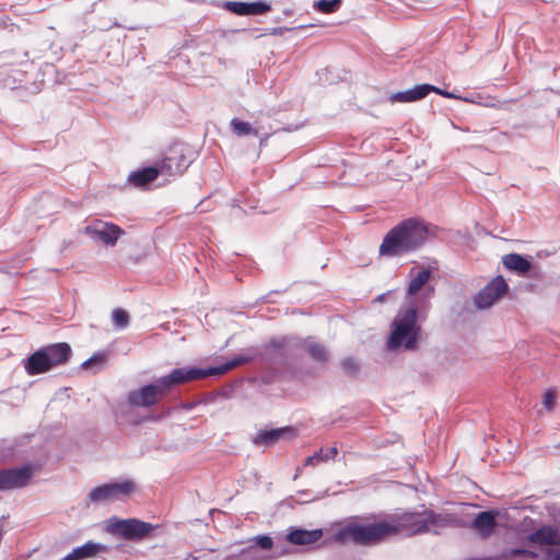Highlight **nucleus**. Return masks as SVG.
Instances as JSON below:
<instances>
[{
  "label": "nucleus",
  "instance_id": "7c9ffc66",
  "mask_svg": "<svg viewBox=\"0 0 560 560\" xmlns=\"http://www.w3.org/2000/svg\"><path fill=\"white\" fill-rule=\"evenodd\" d=\"M341 366L348 375H355L359 372L360 365L354 358H346L341 361Z\"/></svg>",
  "mask_w": 560,
  "mask_h": 560
},
{
  "label": "nucleus",
  "instance_id": "393cba45",
  "mask_svg": "<svg viewBox=\"0 0 560 560\" xmlns=\"http://www.w3.org/2000/svg\"><path fill=\"white\" fill-rule=\"evenodd\" d=\"M502 557L511 560H536L538 555L537 552L528 549L512 548L505 550L502 553Z\"/></svg>",
  "mask_w": 560,
  "mask_h": 560
},
{
  "label": "nucleus",
  "instance_id": "4468645a",
  "mask_svg": "<svg viewBox=\"0 0 560 560\" xmlns=\"http://www.w3.org/2000/svg\"><path fill=\"white\" fill-rule=\"evenodd\" d=\"M431 278V271L429 269H423L418 271L410 280L408 289H407V299L410 301H415L413 296L420 294V298L423 300H430L434 294V288L431 285H427Z\"/></svg>",
  "mask_w": 560,
  "mask_h": 560
},
{
  "label": "nucleus",
  "instance_id": "0eeeda50",
  "mask_svg": "<svg viewBox=\"0 0 560 560\" xmlns=\"http://www.w3.org/2000/svg\"><path fill=\"white\" fill-rule=\"evenodd\" d=\"M155 526L139 518L112 517L108 520L106 532L113 536L130 541H141L147 538Z\"/></svg>",
  "mask_w": 560,
  "mask_h": 560
},
{
  "label": "nucleus",
  "instance_id": "7ed1b4c3",
  "mask_svg": "<svg viewBox=\"0 0 560 560\" xmlns=\"http://www.w3.org/2000/svg\"><path fill=\"white\" fill-rule=\"evenodd\" d=\"M386 536H415L428 533L432 527H442L445 520L431 510L392 514L384 520Z\"/></svg>",
  "mask_w": 560,
  "mask_h": 560
},
{
  "label": "nucleus",
  "instance_id": "ddd939ff",
  "mask_svg": "<svg viewBox=\"0 0 560 560\" xmlns=\"http://www.w3.org/2000/svg\"><path fill=\"white\" fill-rule=\"evenodd\" d=\"M190 164V160L184 153L183 148H172L168 154L161 161V174L170 176L182 174Z\"/></svg>",
  "mask_w": 560,
  "mask_h": 560
},
{
  "label": "nucleus",
  "instance_id": "dca6fc26",
  "mask_svg": "<svg viewBox=\"0 0 560 560\" xmlns=\"http://www.w3.org/2000/svg\"><path fill=\"white\" fill-rule=\"evenodd\" d=\"M292 435L293 430L289 427L260 430L252 438V442L255 445L271 446L280 440L290 439Z\"/></svg>",
  "mask_w": 560,
  "mask_h": 560
},
{
  "label": "nucleus",
  "instance_id": "9d476101",
  "mask_svg": "<svg viewBox=\"0 0 560 560\" xmlns=\"http://www.w3.org/2000/svg\"><path fill=\"white\" fill-rule=\"evenodd\" d=\"M508 289L506 281L503 277L498 276L478 292L474 300L475 305L480 310L488 308L500 300L508 292Z\"/></svg>",
  "mask_w": 560,
  "mask_h": 560
},
{
  "label": "nucleus",
  "instance_id": "20e7f679",
  "mask_svg": "<svg viewBox=\"0 0 560 560\" xmlns=\"http://www.w3.org/2000/svg\"><path fill=\"white\" fill-rule=\"evenodd\" d=\"M418 304L415 301L409 302L408 308L400 311L392 323V331L387 340L389 350L404 348L405 350H415L419 341L421 331L417 324Z\"/></svg>",
  "mask_w": 560,
  "mask_h": 560
},
{
  "label": "nucleus",
  "instance_id": "2f4dec72",
  "mask_svg": "<svg viewBox=\"0 0 560 560\" xmlns=\"http://www.w3.org/2000/svg\"><path fill=\"white\" fill-rule=\"evenodd\" d=\"M556 390L552 388H549L545 392L542 397V405L548 411H552L556 406Z\"/></svg>",
  "mask_w": 560,
  "mask_h": 560
},
{
  "label": "nucleus",
  "instance_id": "39448f33",
  "mask_svg": "<svg viewBox=\"0 0 560 560\" xmlns=\"http://www.w3.org/2000/svg\"><path fill=\"white\" fill-rule=\"evenodd\" d=\"M385 528L384 520L376 523L350 521L335 532L334 541L342 545L373 546L387 537Z\"/></svg>",
  "mask_w": 560,
  "mask_h": 560
},
{
  "label": "nucleus",
  "instance_id": "4be33fe9",
  "mask_svg": "<svg viewBox=\"0 0 560 560\" xmlns=\"http://www.w3.org/2000/svg\"><path fill=\"white\" fill-rule=\"evenodd\" d=\"M502 264L505 268L524 275L532 270V264L524 256L520 254H508L502 258Z\"/></svg>",
  "mask_w": 560,
  "mask_h": 560
},
{
  "label": "nucleus",
  "instance_id": "c9c22d12",
  "mask_svg": "<svg viewBox=\"0 0 560 560\" xmlns=\"http://www.w3.org/2000/svg\"><path fill=\"white\" fill-rule=\"evenodd\" d=\"M413 272H415V269L412 268V269L410 270V276H413Z\"/></svg>",
  "mask_w": 560,
  "mask_h": 560
},
{
  "label": "nucleus",
  "instance_id": "cd10ccee",
  "mask_svg": "<svg viewBox=\"0 0 560 560\" xmlns=\"http://www.w3.org/2000/svg\"><path fill=\"white\" fill-rule=\"evenodd\" d=\"M305 350L315 361L325 362L327 360L326 348L320 343L308 341L305 343Z\"/></svg>",
  "mask_w": 560,
  "mask_h": 560
},
{
  "label": "nucleus",
  "instance_id": "a878e982",
  "mask_svg": "<svg viewBox=\"0 0 560 560\" xmlns=\"http://www.w3.org/2000/svg\"><path fill=\"white\" fill-rule=\"evenodd\" d=\"M107 360V353L105 351L95 352L91 358L85 360L81 368L83 370H94V372H98L104 366L105 362Z\"/></svg>",
  "mask_w": 560,
  "mask_h": 560
},
{
  "label": "nucleus",
  "instance_id": "c85d7f7f",
  "mask_svg": "<svg viewBox=\"0 0 560 560\" xmlns=\"http://www.w3.org/2000/svg\"><path fill=\"white\" fill-rule=\"evenodd\" d=\"M341 0H318L315 2V8L323 13H332L337 11Z\"/></svg>",
  "mask_w": 560,
  "mask_h": 560
},
{
  "label": "nucleus",
  "instance_id": "423d86ee",
  "mask_svg": "<svg viewBox=\"0 0 560 560\" xmlns=\"http://www.w3.org/2000/svg\"><path fill=\"white\" fill-rule=\"evenodd\" d=\"M72 353L67 342H58L43 347L24 361V369L31 376L46 373L68 362Z\"/></svg>",
  "mask_w": 560,
  "mask_h": 560
},
{
  "label": "nucleus",
  "instance_id": "6ab92c4d",
  "mask_svg": "<svg viewBox=\"0 0 560 560\" xmlns=\"http://www.w3.org/2000/svg\"><path fill=\"white\" fill-rule=\"evenodd\" d=\"M527 539L528 541L538 545L559 546L560 533L553 526H542L529 534Z\"/></svg>",
  "mask_w": 560,
  "mask_h": 560
},
{
  "label": "nucleus",
  "instance_id": "f8f14e48",
  "mask_svg": "<svg viewBox=\"0 0 560 560\" xmlns=\"http://www.w3.org/2000/svg\"><path fill=\"white\" fill-rule=\"evenodd\" d=\"M32 474L30 466L0 470V491L25 487Z\"/></svg>",
  "mask_w": 560,
  "mask_h": 560
},
{
  "label": "nucleus",
  "instance_id": "412c9836",
  "mask_svg": "<svg viewBox=\"0 0 560 560\" xmlns=\"http://www.w3.org/2000/svg\"><path fill=\"white\" fill-rule=\"evenodd\" d=\"M159 174H161V165L159 167L150 166L132 172L128 179L133 186L141 187L153 182Z\"/></svg>",
  "mask_w": 560,
  "mask_h": 560
},
{
  "label": "nucleus",
  "instance_id": "473e14b6",
  "mask_svg": "<svg viewBox=\"0 0 560 560\" xmlns=\"http://www.w3.org/2000/svg\"><path fill=\"white\" fill-rule=\"evenodd\" d=\"M256 545L264 550H270L273 546L272 538L267 535L255 537Z\"/></svg>",
  "mask_w": 560,
  "mask_h": 560
},
{
  "label": "nucleus",
  "instance_id": "f704fd0d",
  "mask_svg": "<svg viewBox=\"0 0 560 560\" xmlns=\"http://www.w3.org/2000/svg\"><path fill=\"white\" fill-rule=\"evenodd\" d=\"M533 276L539 277L538 272L536 270L533 271Z\"/></svg>",
  "mask_w": 560,
  "mask_h": 560
},
{
  "label": "nucleus",
  "instance_id": "5701e85b",
  "mask_svg": "<svg viewBox=\"0 0 560 560\" xmlns=\"http://www.w3.org/2000/svg\"><path fill=\"white\" fill-rule=\"evenodd\" d=\"M249 358L245 355H237L231 361L226 362L224 365H221L219 368H210V369H201V371H206L208 374L205 375L203 378L212 375H220L235 366L242 365L246 362H248Z\"/></svg>",
  "mask_w": 560,
  "mask_h": 560
},
{
  "label": "nucleus",
  "instance_id": "f03ea898",
  "mask_svg": "<svg viewBox=\"0 0 560 560\" xmlns=\"http://www.w3.org/2000/svg\"><path fill=\"white\" fill-rule=\"evenodd\" d=\"M200 368H178L170 374L162 376L153 384H148L139 389L128 393L127 400L132 407L148 408L155 405L174 386L195 380H201L207 375Z\"/></svg>",
  "mask_w": 560,
  "mask_h": 560
},
{
  "label": "nucleus",
  "instance_id": "2eb2a0df",
  "mask_svg": "<svg viewBox=\"0 0 560 560\" xmlns=\"http://www.w3.org/2000/svg\"><path fill=\"white\" fill-rule=\"evenodd\" d=\"M499 511L489 510L478 513L471 523V528L481 537L489 538L495 530Z\"/></svg>",
  "mask_w": 560,
  "mask_h": 560
},
{
  "label": "nucleus",
  "instance_id": "9b49d317",
  "mask_svg": "<svg viewBox=\"0 0 560 560\" xmlns=\"http://www.w3.org/2000/svg\"><path fill=\"white\" fill-rule=\"evenodd\" d=\"M430 92H435L440 95H443L445 97H448V98H452L454 97V94L453 93H450V92H446V91H442L440 90L439 88H435L431 84H419V85H416L411 89H408L406 91H400V92H396V93H392L389 96H388V101L390 103H411V102H417V101H420L422 98H424Z\"/></svg>",
  "mask_w": 560,
  "mask_h": 560
},
{
  "label": "nucleus",
  "instance_id": "1a4fd4ad",
  "mask_svg": "<svg viewBox=\"0 0 560 560\" xmlns=\"http://www.w3.org/2000/svg\"><path fill=\"white\" fill-rule=\"evenodd\" d=\"M83 232L92 241L109 247L115 246L118 240L125 235V231L120 226L103 220H94L84 228Z\"/></svg>",
  "mask_w": 560,
  "mask_h": 560
},
{
  "label": "nucleus",
  "instance_id": "72a5a7b5",
  "mask_svg": "<svg viewBox=\"0 0 560 560\" xmlns=\"http://www.w3.org/2000/svg\"><path fill=\"white\" fill-rule=\"evenodd\" d=\"M547 560H560V551L559 550H548L547 551Z\"/></svg>",
  "mask_w": 560,
  "mask_h": 560
},
{
  "label": "nucleus",
  "instance_id": "bb28decb",
  "mask_svg": "<svg viewBox=\"0 0 560 560\" xmlns=\"http://www.w3.org/2000/svg\"><path fill=\"white\" fill-rule=\"evenodd\" d=\"M230 125L232 131L238 137H244L247 135L258 136V131L255 130L249 122L240 120L238 118H233Z\"/></svg>",
  "mask_w": 560,
  "mask_h": 560
},
{
  "label": "nucleus",
  "instance_id": "6e6552de",
  "mask_svg": "<svg viewBox=\"0 0 560 560\" xmlns=\"http://www.w3.org/2000/svg\"><path fill=\"white\" fill-rule=\"evenodd\" d=\"M136 490V483L132 480L121 482H109L93 488L88 493L89 503L98 504L108 501H118L128 498Z\"/></svg>",
  "mask_w": 560,
  "mask_h": 560
},
{
  "label": "nucleus",
  "instance_id": "aec40b11",
  "mask_svg": "<svg viewBox=\"0 0 560 560\" xmlns=\"http://www.w3.org/2000/svg\"><path fill=\"white\" fill-rule=\"evenodd\" d=\"M322 536H323L322 529L307 530V529L296 528V529H292L291 532H289V534L287 535V540L293 545L303 546V545H311V544L316 542L317 540H319L322 538Z\"/></svg>",
  "mask_w": 560,
  "mask_h": 560
},
{
  "label": "nucleus",
  "instance_id": "f257e3e1",
  "mask_svg": "<svg viewBox=\"0 0 560 560\" xmlns=\"http://www.w3.org/2000/svg\"><path fill=\"white\" fill-rule=\"evenodd\" d=\"M424 221L410 218L390 229L384 236L378 254L383 257H401L420 249L429 238Z\"/></svg>",
  "mask_w": 560,
  "mask_h": 560
},
{
  "label": "nucleus",
  "instance_id": "a211bd4d",
  "mask_svg": "<svg viewBox=\"0 0 560 560\" xmlns=\"http://www.w3.org/2000/svg\"><path fill=\"white\" fill-rule=\"evenodd\" d=\"M108 547L98 542L88 541L84 545L74 548L61 560H85L96 557L98 553L107 552Z\"/></svg>",
  "mask_w": 560,
  "mask_h": 560
},
{
  "label": "nucleus",
  "instance_id": "c756f323",
  "mask_svg": "<svg viewBox=\"0 0 560 560\" xmlns=\"http://www.w3.org/2000/svg\"><path fill=\"white\" fill-rule=\"evenodd\" d=\"M112 317L117 328H125L129 324V314L121 308L114 310Z\"/></svg>",
  "mask_w": 560,
  "mask_h": 560
},
{
  "label": "nucleus",
  "instance_id": "f3484780",
  "mask_svg": "<svg viewBox=\"0 0 560 560\" xmlns=\"http://www.w3.org/2000/svg\"><path fill=\"white\" fill-rule=\"evenodd\" d=\"M224 8L237 15H260L271 10V7L261 1L256 2H238L228 1Z\"/></svg>",
  "mask_w": 560,
  "mask_h": 560
},
{
  "label": "nucleus",
  "instance_id": "b1692460",
  "mask_svg": "<svg viewBox=\"0 0 560 560\" xmlns=\"http://www.w3.org/2000/svg\"><path fill=\"white\" fill-rule=\"evenodd\" d=\"M337 454L338 448L336 446H331L327 450L320 448L305 459V465L316 466L320 462H328L329 459L335 458Z\"/></svg>",
  "mask_w": 560,
  "mask_h": 560
}]
</instances>
